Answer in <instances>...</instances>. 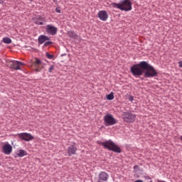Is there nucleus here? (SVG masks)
I'll return each mask as SVG.
<instances>
[{"label": "nucleus", "mask_w": 182, "mask_h": 182, "mask_svg": "<svg viewBox=\"0 0 182 182\" xmlns=\"http://www.w3.org/2000/svg\"><path fill=\"white\" fill-rule=\"evenodd\" d=\"M50 39V38L48 37V36H45V35H41L38 38V43H40V45H42L43 43H45V42H46V41H49Z\"/></svg>", "instance_id": "14"}, {"label": "nucleus", "mask_w": 182, "mask_h": 182, "mask_svg": "<svg viewBox=\"0 0 182 182\" xmlns=\"http://www.w3.org/2000/svg\"><path fill=\"white\" fill-rule=\"evenodd\" d=\"M46 55L48 58V59H53V55L50 54L49 53H46Z\"/></svg>", "instance_id": "21"}, {"label": "nucleus", "mask_w": 182, "mask_h": 182, "mask_svg": "<svg viewBox=\"0 0 182 182\" xmlns=\"http://www.w3.org/2000/svg\"><path fill=\"white\" fill-rule=\"evenodd\" d=\"M46 32L51 36H55L58 33V27L52 24H48L46 27Z\"/></svg>", "instance_id": "5"}, {"label": "nucleus", "mask_w": 182, "mask_h": 182, "mask_svg": "<svg viewBox=\"0 0 182 182\" xmlns=\"http://www.w3.org/2000/svg\"><path fill=\"white\" fill-rule=\"evenodd\" d=\"M134 170H135L136 171H137V170H139V165H135L134 166Z\"/></svg>", "instance_id": "27"}, {"label": "nucleus", "mask_w": 182, "mask_h": 182, "mask_svg": "<svg viewBox=\"0 0 182 182\" xmlns=\"http://www.w3.org/2000/svg\"><path fill=\"white\" fill-rule=\"evenodd\" d=\"M76 151H77V147H76L75 143H73V144L68 147V154L69 156L76 154Z\"/></svg>", "instance_id": "9"}, {"label": "nucleus", "mask_w": 182, "mask_h": 182, "mask_svg": "<svg viewBox=\"0 0 182 182\" xmlns=\"http://www.w3.org/2000/svg\"><path fill=\"white\" fill-rule=\"evenodd\" d=\"M111 5L116 9H120V11H124L125 12H129V11L133 9L130 0H122L119 3H112Z\"/></svg>", "instance_id": "2"}, {"label": "nucleus", "mask_w": 182, "mask_h": 182, "mask_svg": "<svg viewBox=\"0 0 182 182\" xmlns=\"http://www.w3.org/2000/svg\"><path fill=\"white\" fill-rule=\"evenodd\" d=\"M18 137L21 139V140H23L24 141H31V140H33L35 137L32 136V134L26 132H23L18 134Z\"/></svg>", "instance_id": "6"}, {"label": "nucleus", "mask_w": 182, "mask_h": 182, "mask_svg": "<svg viewBox=\"0 0 182 182\" xmlns=\"http://www.w3.org/2000/svg\"><path fill=\"white\" fill-rule=\"evenodd\" d=\"M1 4H4V0H0V5Z\"/></svg>", "instance_id": "32"}, {"label": "nucleus", "mask_w": 182, "mask_h": 182, "mask_svg": "<svg viewBox=\"0 0 182 182\" xmlns=\"http://www.w3.org/2000/svg\"><path fill=\"white\" fill-rule=\"evenodd\" d=\"M18 157H25V156H28V152L23 149H20L17 151Z\"/></svg>", "instance_id": "16"}, {"label": "nucleus", "mask_w": 182, "mask_h": 182, "mask_svg": "<svg viewBox=\"0 0 182 182\" xmlns=\"http://www.w3.org/2000/svg\"><path fill=\"white\" fill-rule=\"evenodd\" d=\"M49 45H52V41H47L44 43V46H49Z\"/></svg>", "instance_id": "24"}, {"label": "nucleus", "mask_w": 182, "mask_h": 182, "mask_svg": "<svg viewBox=\"0 0 182 182\" xmlns=\"http://www.w3.org/2000/svg\"><path fill=\"white\" fill-rule=\"evenodd\" d=\"M42 64V61L38 58H36V61L33 63L34 68H38L39 65Z\"/></svg>", "instance_id": "18"}, {"label": "nucleus", "mask_w": 182, "mask_h": 182, "mask_svg": "<svg viewBox=\"0 0 182 182\" xmlns=\"http://www.w3.org/2000/svg\"><path fill=\"white\" fill-rule=\"evenodd\" d=\"M54 69H55V65H50L48 69L49 73H52V70H54Z\"/></svg>", "instance_id": "22"}, {"label": "nucleus", "mask_w": 182, "mask_h": 182, "mask_svg": "<svg viewBox=\"0 0 182 182\" xmlns=\"http://www.w3.org/2000/svg\"><path fill=\"white\" fill-rule=\"evenodd\" d=\"M34 21V23H36V25H43V23H45V18L41 16H38L36 17H35L33 18Z\"/></svg>", "instance_id": "12"}, {"label": "nucleus", "mask_w": 182, "mask_h": 182, "mask_svg": "<svg viewBox=\"0 0 182 182\" xmlns=\"http://www.w3.org/2000/svg\"><path fill=\"white\" fill-rule=\"evenodd\" d=\"M98 18L100 21L106 22L109 18V14H107V11L105 10H101L98 12Z\"/></svg>", "instance_id": "8"}, {"label": "nucleus", "mask_w": 182, "mask_h": 182, "mask_svg": "<svg viewBox=\"0 0 182 182\" xmlns=\"http://www.w3.org/2000/svg\"><path fill=\"white\" fill-rule=\"evenodd\" d=\"M122 117L127 123H134L136 121V114H132L131 111L124 112Z\"/></svg>", "instance_id": "3"}, {"label": "nucleus", "mask_w": 182, "mask_h": 182, "mask_svg": "<svg viewBox=\"0 0 182 182\" xmlns=\"http://www.w3.org/2000/svg\"><path fill=\"white\" fill-rule=\"evenodd\" d=\"M97 144H101V146L105 147V149H108V150H110V149H112L114 142H113V141H112V139H109V140L105 141L104 142L97 141Z\"/></svg>", "instance_id": "7"}, {"label": "nucleus", "mask_w": 182, "mask_h": 182, "mask_svg": "<svg viewBox=\"0 0 182 182\" xmlns=\"http://www.w3.org/2000/svg\"><path fill=\"white\" fill-rule=\"evenodd\" d=\"M30 2H33V0H28Z\"/></svg>", "instance_id": "33"}, {"label": "nucleus", "mask_w": 182, "mask_h": 182, "mask_svg": "<svg viewBox=\"0 0 182 182\" xmlns=\"http://www.w3.org/2000/svg\"><path fill=\"white\" fill-rule=\"evenodd\" d=\"M3 42L4 43L9 44V43H12V40L9 38V37H6L3 38Z\"/></svg>", "instance_id": "20"}, {"label": "nucleus", "mask_w": 182, "mask_h": 182, "mask_svg": "<svg viewBox=\"0 0 182 182\" xmlns=\"http://www.w3.org/2000/svg\"><path fill=\"white\" fill-rule=\"evenodd\" d=\"M113 99H114V93H113V92L107 95V100H113Z\"/></svg>", "instance_id": "19"}, {"label": "nucleus", "mask_w": 182, "mask_h": 182, "mask_svg": "<svg viewBox=\"0 0 182 182\" xmlns=\"http://www.w3.org/2000/svg\"><path fill=\"white\" fill-rule=\"evenodd\" d=\"M179 68H182V60H180L178 63Z\"/></svg>", "instance_id": "29"}, {"label": "nucleus", "mask_w": 182, "mask_h": 182, "mask_svg": "<svg viewBox=\"0 0 182 182\" xmlns=\"http://www.w3.org/2000/svg\"><path fill=\"white\" fill-rule=\"evenodd\" d=\"M129 102H133V100H134V97L129 95Z\"/></svg>", "instance_id": "25"}, {"label": "nucleus", "mask_w": 182, "mask_h": 182, "mask_svg": "<svg viewBox=\"0 0 182 182\" xmlns=\"http://www.w3.org/2000/svg\"><path fill=\"white\" fill-rule=\"evenodd\" d=\"M99 180L101 181H107L109 180V173L105 172V171H101L99 174Z\"/></svg>", "instance_id": "13"}, {"label": "nucleus", "mask_w": 182, "mask_h": 182, "mask_svg": "<svg viewBox=\"0 0 182 182\" xmlns=\"http://www.w3.org/2000/svg\"><path fill=\"white\" fill-rule=\"evenodd\" d=\"M181 141H182V135L181 136Z\"/></svg>", "instance_id": "34"}, {"label": "nucleus", "mask_w": 182, "mask_h": 182, "mask_svg": "<svg viewBox=\"0 0 182 182\" xmlns=\"http://www.w3.org/2000/svg\"><path fill=\"white\" fill-rule=\"evenodd\" d=\"M54 2H56V0H53Z\"/></svg>", "instance_id": "35"}, {"label": "nucleus", "mask_w": 182, "mask_h": 182, "mask_svg": "<svg viewBox=\"0 0 182 182\" xmlns=\"http://www.w3.org/2000/svg\"><path fill=\"white\" fill-rule=\"evenodd\" d=\"M145 178H146V180L151 181V178H150V176H146Z\"/></svg>", "instance_id": "30"}, {"label": "nucleus", "mask_w": 182, "mask_h": 182, "mask_svg": "<svg viewBox=\"0 0 182 182\" xmlns=\"http://www.w3.org/2000/svg\"><path fill=\"white\" fill-rule=\"evenodd\" d=\"M7 63H11L10 65L11 69H14V70H21V66L18 65V63L16 60H8Z\"/></svg>", "instance_id": "10"}, {"label": "nucleus", "mask_w": 182, "mask_h": 182, "mask_svg": "<svg viewBox=\"0 0 182 182\" xmlns=\"http://www.w3.org/2000/svg\"><path fill=\"white\" fill-rule=\"evenodd\" d=\"M109 151H114V153H122V149L119 147L114 142L112 146L109 148Z\"/></svg>", "instance_id": "15"}, {"label": "nucleus", "mask_w": 182, "mask_h": 182, "mask_svg": "<svg viewBox=\"0 0 182 182\" xmlns=\"http://www.w3.org/2000/svg\"><path fill=\"white\" fill-rule=\"evenodd\" d=\"M134 182H143V181H141V180H136V181H135Z\"/></svg>", "instance_id": "31"}, {"label": "nucleus", "mask_w": 182, "mask_h": 182, "mask_svg": "<svg viewBox=\"0 0 182 182\" xmlns=\"http://www.w3.org/2000/svg\"><path fill=\"white\" fill-rule=\"evenodd\" d=\"M144 70H146L144 73ZM130 72L135 77L141 76L144 74V77H156L159 73L153 65L149 64L146 61H141L137 64H134L130 67Z\"/></svg>", "instance_id": "1"}, {"label": "nucleus", "mask_w": 182, "mask_h": 182, "mask_svg": "<svg viewBox=\"0 0 182 182\" xmlns=\"http://www.w3.org/2000/svg\"><path fill=\"white\" fill-rule=\"evenodd\" d=\"M117 123V120L114 119L112 114H107L104 117V124L105 126H114Z\"/></svg>", "instance_id": "4"}, {"label": "nucleus", "mask_w": 182, "mask_h": 182, "mask_svg": "<svg viewBox=\"0 0 182 182\" xmlns=\"http://www.w3.org/2000/svg\"><path fill=\"white\" fill-rule=\"evenodd\" d=\"M67 35L68 36V38H70L71 39H76L77 34H76V33H75V31H68Z\"/></svg>", "instance_id": "17"}, {"label": "nucleus", "mask_w": 182, "mask_h": 182, "mask_svg": "<svg viewBox=\"0 0 182 182\" xmlns=\"http://www.w3.org/2000/svg\"><path fill=\"white\" fill-rule=\"evenodd\" d=\"M35 72H41V69L39 68V66H38L37 68H36Z\"/></svg>", "instance_id": "28"}, {"label": "nucleus", "mask_w": 182, "mask_h": 182, "mask_svg": "<svg viewBox=\"0 0 182 182\" xmlns=\"http://www.w3.org/2000/svg\"><path fill=\"white\" fill-rule=\"evenodd\" d=\"M3 153L9 155L12 153V146L9 144H6L3 146Z\"/></svg>", "instance_id": "11"}, {"label": "nucleus", "mask_w": 182, "mask_h": 182, "mask_svg": "<svg viewBox=\"0 0 182 182\" xmlns=\"http://www.w3.org/2000/svg\"><path fill=\"white\" fill-rule=\"evenodd\" d=\"M55 12L57 14H61L62 11L60 10V6H58L55 8Z\"/></svg>", "instance_id": "23"}, {"label": "nucleus", "mask_w": 182, "mask_h": 182, "mask_svg": "<svg viewBox=\"0 0 182 182\" xmlns=\"http://www.w3.org/2000/svg\"><path fill=\"white\" fill-rule=\"evenodd\" d=\"M16 62H17V65H18V66H22V65H24L23 63H22V62H21V61L16 60Z\"/></svg>", "instance_id": "26"}]
</instances>
